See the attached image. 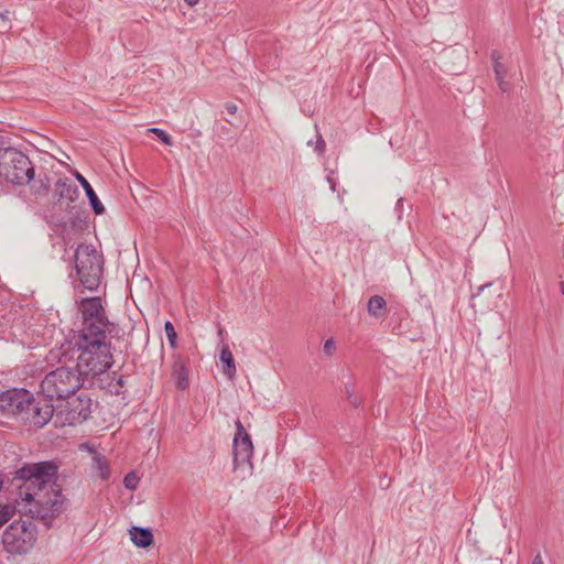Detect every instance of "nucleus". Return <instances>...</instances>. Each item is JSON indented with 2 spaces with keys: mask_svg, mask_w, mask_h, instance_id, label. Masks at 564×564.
Wrapping results in <instances>:
<instances>
[{
  "mask_svg": "<svg viewBox=\"0 0 564 564\" xmlns=\"http://www.w3.org/2000/svg\"><path fill=\"white\" fill-rule=\"evenodd\" d=\"M57 471L58 465L53 460L26 464L18 469L14 479L23 484L14 505H0V527L12 518L15 510L20 513H30L32 518H39L45 524L59 516L66 499L61 485L53 481Z\"/></svg>",
  "mask_w": 564,
  "mask_h": 564,
  "instance_id": "f257e3e1",
  "label": "nucleus"
},
{
  "mask_svg": "<svg viewBox=\"0 0 564 564\" xmlns=\"http://www.w3.org/2000/svg\"><path fill=\"white\" fill-rule=\"evenodd\" d=\"M83 327L79 332L77 346L83 350L84 365H93L102 369L112 360L110 341L108 340L109 321L106 316L100 297L83 299L79 304Z\"/></svg>",
  "mask_w": 564,
  "mask_h": 564,
  "instance_id": "f03ea898",
  "label": "nucleus"
},
{
  "mask_svg": "<svg viewBox=\"0 0 564 564\" xmlns=\"http://www.w3.org/2000/svg\"><path fill=\"white\" fill-rule=\"evenodd\" d=\"M79 356L74 366H62L48 373L42 379L40 388L42 394L46 400H64L75 394L77 390L84 384V378L98 376L107 371L112 360L102 368L97 369L93 365H84L82 361L83 350H79Z\"/></svg>",
  "mask_w": 564,
  "mask_h": 564,
  "instance_id": "7ed1b4c3",
  "label": "nucleus"
},
{
  "mask_svg": "<svg viewBox=\"0 0 564 564\" xmlns=\"http://www.w3.org/2000/svg\"><path fill=\"white\" fill-rule=\"evenodd\" d=\"M75 269L80 283L89 291H96L102 275V256L91 245H79L74 253Z\"/></svg>",
  "mask_w": 564,
  "mask_h": 564,
  "instance_id": "20e7f679",
  "label": "nucleus"
},
{
  "mask_svg": "<svg viewBox=\"0 0 564 564\" xmlns=\"http://www.w3.org/2000/svg\"><path fill=\"white\" fill-rule=\"evenodd\" d=\"M34 177L30 159L14 148L0 149V178L12 184H24Z\"/></svg>",
  "mask_w": 564,
  "mask_h": 564,
  "instance_id": "39448f33",
  "label": "nucleus"
},
{
  "mask_svg": "<svg viewBox=\"0 0 564 564\" xmlns=\"http://www.w3.org/2000/svg\"><path fill=\"white\" fill-rule=\"evenodd\" d=\"M36 527L32 521H13L2 533V544L10 554H25L34 545Z\"/></svg>",
  "mask_w": 564,
  "mask_h": 564,
  "instance_id": "423d86ee",
  "label": "nucleus"
},
{
  "mask_svg": "<svg viewBox=\"0 0 564 564\" xmlns=\"http://www.w3.org/2000/svg\"><path fill=\"white\" fill-rule=\"evenodd\" d=\"M93 401L82 392L76 398H67L66 404L57 411L56 420L63 425L75 426L86 421L91 413Z\"/></svg>",
  "mask_w": 564,
  "mask_h": 564,
  "instance_id": "0eeeda50",
  "label": "nucleus"
},
{
  "mask_svg": "<svg viewBox=\"0 0 564 564\" xmlns=\"http://www.w3.org/2000/svg\"><path fill=\"white\" fill-rule=\"evenodd\" d=\"M54 412L55 410L52 404L36 401L31 393V400H29L28 406H24V410L19 420L26 425L41 429L50 422Z\"/></svg>",
  "mask_w": 564,
  "mask_h": 564,
  "instance_id": "6e6552de",
  "label": "nucleus"
},
{
  "mask_svg": "<svg viewBox=\"0 0 564 564\" xmlns=\"http://www.w3.org/2000/svg\"><path fill=\"white\" fill-rule=\"evenodd\" d=\"M236 435L232 442L234 468L249 463L253 454V445L250 435L247 433L240 420L235 422Z\"/></svg>",
  "mask_w": 564,
  "mask_h": 564,
  "instance_id": "1a4fd4ad",
  "label": "nucleus"
},
{
  "mask_svg": "<svg viewBox=\"0 0 564 564\" xmlns=\"http://www.w3.org/2000/svg\"><path fill=\"white\" fill-rule=\"evenodd\" d=\"M31 400V392L25 389H10L0 393V411L19 419Z\"/></svg>",
  "mask_w": 564,
  "mask_h": 564,
  "instance_id": "9d476101",
  "label": "nucleus"
},
{
  "mask_svg": "<svg viewBox=\"0 0 564 564\" xmlns=\"http://www.w3.org/2000/svg\"><path fill=\"white\" fill-rule=\"evenodd\" d=\"M54 195L58 197L57 204L62 207L63 203L72 205L79 197L77 185L68 178H58L55 183Z\"/></svg>",
  "mask_w": 564,
  "mask_h": 564,
  "instance_id": "9b49d317",
  "label": "nucleus"
},
{
  "mask_svg": "<svg viewBox=\"0 0 564 564\" xmlns=\"http://www.w3.org/2000/svg\"><path fill=\"white\" fill-rule=\"evenodd\" d=\"M68 212V219L65 226L69 225L72 229H83L87 225V214L82 207L77 205L66 204L64 207Z\"/></svg>",
  "mask_w": 564,
  "mask_h": 564,
  "instance_id": "f8f14e48",
  "label": "nucleus"
},
{
  "mask_svg": "<svg viewBox=\"0 0 564 564\" xmlns=\"http://www.w3.org/2000/svg\"><path fill=\"white\" fill-rule=\"evenodd\" d=\"M75 177L84 188L94 213L96 215H102L105 213V207L102 203L99 200L97 194L93 189L89 182L79 172H75Z\"/></svg>",
  "mask_w": 564,
  "mask_h": 564,
  "instance_id": "ddd939ff",
  "label": "nucleus"
},
{
  "mask_svg": "<svg viewBox=\"0 0 564 564\" xmlns=\"http://www.w3.org/2000/svg\"><path fill=\"white\" fill-rule=\"evenodd\" d=\"M172 377L178 390H185L189 386L188 370L182 358H176L172 367Z\"/></svg>",
  "mask_w": 564,
  "mask_h": 564,
  "instance_id": "4468645a",
  "label": "nucleus"
},
{
  "mask_svg": "<svg viewBox=\"0 0 564 564\" xmlns=\"http://www.w3.org/2000/svg\"><path fill=\"white\" fill-rule=\"evenodd\" d=\"M131 541L139 547H148L153 543L152 531L148 528L132 527L130 530Z\"/></svg>",
  "mask_w": 564,
  "mask_h": 564,
  "instance_id": "2eb2a0df",
  "label": "nucleus"
},
{
  "mask_svg": "<svg viewBox=\"0 0 564 564\" xmlns=\"http://www.w3.org/2000/svg\"><path fill=\"white\" fill-rule=\"evenodd\" d=\"M387 302L381 295H372L367 304L368 314L380 318L386 315Z\"/></svg>",
  "mask_w": 564,
  "mask_h": 564,
  "instance_id": "dca6fc26",
  "label": "nucleus"
},
{
  "mask_svg": "<svg viewBox=\"0 0 564 564\" xmlns=\"http://www.w3.org/2000/svg\"><path fill=\"white\" fill-rule=\"evenodd\" d=\"M219 358L224 364V373L230 379L234 378L236 373V365L230 349L228 347H224L220 351Z\"/></svg>",
  "mask_w": 564,
  "mask_h": 564,
  "instance_id": "f3484780",
  "label": "nucleus"
},
{
  "mask_svg": "<svg viewBox=\"0 0 564 564\" xmlns=\"http://www.w3.org/2000/svg\"><path fill=\"white\" fill-rule=\"evenodd\" d=\"M94 467L99 471V476L102 480H108L110 477V468L107 459L100 454L94 452Z\"/></svg>",
  "mask_w": 564,
  "mask_h": 564,
  "instance_id": "a211bd4d",
  "label": "nucleus"
},
{
  "mask_svg": "<svg viewBox=\"0 0 564 564\" xmlns=\"http://www.w3.org/2000/svg\"><path fill=\"white\" fill-rule=\"evenodd\" d=\"M345 394L352 406L358 408L361 404V398L355 394L352 384H345Z\"/></svg>",
  "mask_w": 564,
  "mask_h": 564,
  "instance_id": "6ab92c4d",
  "label": "nucleus"
},
{
  "mask_svg": "<svg viewBox=\"0 0 564 564\" xmlns=\"http://www.w3.org/2000/svg\"><path fill=\"white\" fill-rule=\"evenodd\" d=\"M164 332H165V335H166V337L169 339L170 346L172 348H175L176 347L177 334H176V330L174 328V325L170 321L165 322V324H164Z\"/></svg>",
  "mask_w": 564,
  "mask_h": 564,
  "instance_id": "aec40b11",
  "label": "nucleus"
},
{
  "mask_svg": "<svg viewBox=\"0 0 564 564\" xmlns=\"http://www.w3.org/2000/svg\"><path fill=\"white\" fill-rule=\"evenodd\" d=\"M150 133H153L158 139H160L164 144L172 145V138L164 130L159 128H150L148 130Z\"/></svg>",
  "mask_w": 564,
  "mask_h": 564,
  "instance_id": "412c9836",
  "label": "nucleus"
},
{
  "mask_svg": "<svg viewBox=\"0 0 564 564\" xmlns=\"http://www.w3.org/2000/svg\"><path fill=\"white\" fill-rule=\"evenodd\" d=\"M494 58V72L496 74V79H501L505 77L506 68L503 64L499 61V56L496 57V52L492 54Z\"/></svg>",
  "mask_w": 564,
  "mask_h": 564,
  "instance_id": "4be33fe9",
  "label": "nucleus"
},
{
  "mask_svg": "<svg viewBox=\"0 0 564 564\" xmlns=\"http://www.w3.org/2000/svg\"><path fill=\"white\" fill-rule=\"evenodd\" d=\"M139 478L134 471H130L123 479L124 487L129 490H135Z\"/></svg>",
  "mask_w": 564,
  "mask_h": 564,
  "instance_id": "5701e85b",
  "label": "nucleus"
},
{
  "mask_svg": "<svg viewBox=\"0 0 564 564\" xmlns=\"http://www.w3.org/2000/svg\"><path fill=\"white\" fill-rule=\"evenodd\" d=\"M335 349V341L329 338L324 343L323 350L327 355H332L333 350Z\"/></svg>",
  "mask_w": 564,
  "mask_h": 564,
  "instance_id": "b1692460",
  "label": "nucleus"
},
{
  "mask_svg": "<svg viewBox=\"0 0 564 564\" xmlns=\"http://www.w3.org/2000/svg\"><path fill=\"white\" fill-rule=\"evenodd\" d=\"M325 148H326L325 141H324L323 137L319 134L317 138V141H316L315 151L317 153L322 154L325 152Z\"/></svg>",
  "mask_w": 564,
  "mask_h": 564,
  "instance_id": "393cba45",
  "label": "nucleus"
},
{
  "mask_svg": "<svg viewBox=\"0 0 564 564\" xmlns=\"http://www.w3.org/2000/svg\"><path fill=\"white\" fill-rule=\"evenodd\" d=\"M0 19L3 22V25H0V28L9 30L11 28L9 24V11L0 12Z\"/></svg>",
  "mask_w": 564,
  "mask_h": 564,
  "instance_id": "a878e982",
  "label": "nucleus"
},
{
  "mask_svg": "<svg viewBox=\"0 0 564 564\" xmlns=\"http://www.w3.org/2000/svg\"><path fill=\"white\" fill-rule=\"evenodd\" d=\"M225 108L229 115H235L237 112V106L232 102H227L225 105Z\"/></svg>",
  "mask_w": 564,
  "mask_h": 564,
  "instance_id": "bb28decb",
  "label": "nucleus"
},
{
  "mask_svg": "<svg viewBox=\"0 0 564 564\" xmlns=\"http://www.w3.org/2000/svg\"><path fill=\"white\" fill-rule=\"evenodd\" d=\"M498 82V85H499V88L502 90V91H507L509 89V85L507 82H505L503 78L501 79H497Z\"/></svg>",
  "mask_w": 564,
  "mask_h": 564,
  "instance_id": "cd10ccee",
  "label": "nucleus"
},
{
  "mask_svg": "<svg viewBox=\"0 0 564 564\" xmlns=\"http://www.w3.org/2000/svg\"><path fill=\"white\" fill-rule=\"evenodd\" d=\"M531 564H544L541 554H536Z\"/></svg>",
  "mask_w": 564,
  "mask_h": 564,
  "instance_id": "c85d7f7f",
  "label": "nucleus"
},
{
  "mask_svg": "<svg viewBox=\"0 0 564 564\" xmlns=\"http://www.w3.org/2000/svg\"><path fill=\"white\" fill-rule=\"evenodd\" d=\"M490 286H491V284H490V283H489V284H485V285L479 286V289H478V293H477V294H475V295H474V297L479 296L481 292H484L486 289H488V288H490Z\"/></svg>",
  "mask_w": 564,
  "mask_h": 564,
  "instance_id": "c756f323",
  "label": "nucleus"
},
{
  "mask_svg": "<svg viewBox=\"0 0 564 564\" xmlns=\"http://www.w3.org/2000/svg\"><path fill=\"white\" fill-rule=\"evenodd\" d=\"M189 7H193L198 3L199 0H184Z\"/></svg>",
  "mask_w": 564,
  "mask_h": 564,
  "instance_id": "7c9ffc66",
  "label": "nucleus"
},
{
  "mask_svg": "<svg viewBox=\"0 0 564 564\" xmlns=\"http://www.w3.org/2000/svg\"><path fill=\"white\" fill-rule=\"evenodd\" d=\"M117 383H118L119 386H122V384H123V380H122V378H119V379H118V381H117Z\"/></svg>",
  "mask_w": 564,
  "mask_h": 564,
  "instance_id": "2f4dec72",
  "label": "nucleus"
},
{
  "mask_svg": "<svg viewBox=\"0 0 564 564\" xmlns=\"http://www.w3.org/2000/svg\"><path fill=\"white\" fill-rule=\"evenodd\" d=\"M403 199L402 198H399L398 200V206H400L402 204Z\"/></svg>",
  "mask_w": 564,
  "mask_h": 564,
  "instance_id": "473e14b6",
  "label": "nucleus"
}]
</instances>
